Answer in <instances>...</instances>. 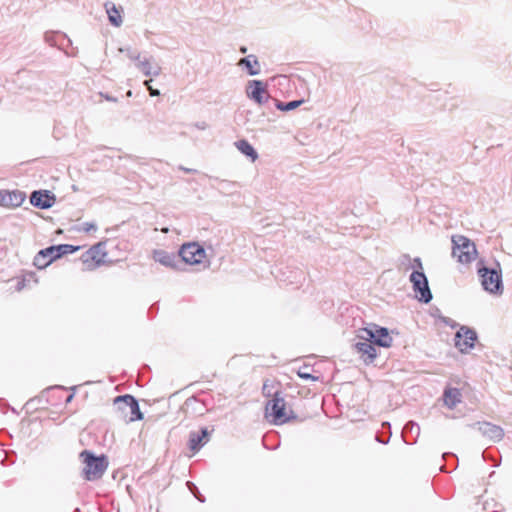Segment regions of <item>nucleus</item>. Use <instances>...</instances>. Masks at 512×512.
I'll return each instance as SVG.
<instances>
[{"label":"nucleus","instance_id":"b1692460","mask_svg":"<svg viewBox=\"0 0 512 512\" xmlns=\"http://www.w3.org/2000/svg\"><path fill=\"white\" fill-rule=\"evenodd\" d=\"M47 259L48 258L46 257V255L42 254L41 250L35 257V265L38 266L39 268H44L50 264Z\"/></svg>","mask_w":512,"mask_h":512},{"label":"nucleus","instance_id":"6ab92c4d","mask_svg":"<svg viewBox=\"0 0 512 512\" xmlns=\"http://www.w3.org/2000/svg\"><path fill=\"white\" fill-rule=\"evenodd\" d=\"M239 65H244L248 69L250 75H256L259 73V62L253 56L242 58L239 61Z\"/></svg>","mask_w":512,"mask_h":512},{"label":"nucleus","instance_id":"a211bd4d","mask_svg":"<svg viewBox=\"0 0 512 512\" xmlns=\"http://www.w3.org/2000/svg\"><path fill=\"white\" fill-rule=\"evenodd\" d=\"M235 146L241 153L249 157L252 162H255L256 159L258 158L257 152L247 140H239L235 143Z\"/></svg>","mask_w":512,"mask_h":512},{"label":"nucleus","instance_id":"423d86ee","mask_svg":"<svg viewBox=\"0 0 512 512\" xmlns=\"http://www.w3.org/2000/svg\"><path fill=\"white\" fill-rule=\"evenodd\" d=\"M414 262L417 264V267L420 269V271H414L410 276V281L413 284L416 297H418L419 300L427 303L432 298V294L428 286V281L425 274L422 272L423 267L420 259L417 258L414 260Z\"/></svg>","mask_w":512,"mask_h":512},{"label":"nucleus","instance_id":"4468645a","mask_svg":"<svg viewBox=\"0 0 512 512\" xmlns=\"http://www.w3.org/2000/svg\"><path fill=\"white\" fill-rule=\"evenodd\" d=\"M247 94L249 98L253 99L258 104H262L267 98L266 87L258 80H253L249 83Z\"/></svg>","mask_w":512,"mask_h":512},{"label":"nucleus","instance_id":"c756f323","mask_svg":"<svg viewBox=\"0 0 512 512\" xmlns=\"http://www.w3.org/2000/svg\"><path fill=\"white\" fill-rule=\"evenodd\" d=\"M298 375H299V377L304 378V379H308V378L315 379L314 377H312L310 374H307V373L299 372Z\"/></svg>","mask_w":512,"mask_h":512},{"label":"nucleus","instance_id":"9b49d317","mask_svg":"<svg viewBox=\"0 0 512 512\" xmlns=\"http://www.w3.org/2000/svg\"><path fill=\"white\" fill-rule=\"evenodd\" d=\"M26 196L25 193L14 190H1L0 191V206L7 208H17L22 205Z\"/></svg>","mask_w":512,"mask_h":512},{"label":"nucleus","instance_id":"dca6fc26","mask_svg":"<svg viewBox=\"0 0 512 512\" xmlns=\"http://www.w3.org/2000/svg\"><path fill=\"white\" fill-rule=\"evenodd\" d=\"M208 440V431L206 428L201 429L199 433H191L189 440V448L195 453L197 452Z\"/></svg>","mask_w":512,"mask_h":512},{"label":"nucleus","instance_id":"20e7f679","mask_svg":"<svg viewBox=\"0 0 512 512\" xmlns=\"http://www.w3.org/2000/svg\"><path fill=\"white\" fill-rule=\"evenodd\" d=\"M84 463L83 476L88 481L97 480L102 477L108 467L106 456H94L90 451L84 450L80 453Z\"/></svg>","mask_w":512,"mask_h":512},{"label":"nucleus","instance_id":"7c9ffc66","mask_svg":"<svg viewBox=\"0 0 512 512\" xmlns=\"http://www.w3.org/2000/svg\"><path fill=\"white\" fill-rule=\"evenodd\" d=\"M183 171H185L186 173H190V172H193L194 170L192 169H188V168H181Z\"/></svg>","mask_w":512,"mask_h":512},{"label":"nucleus","instance_id":"f8f14e48","mask_svg":"<svg viewBox=\"0 0 512 512\" xmlns=\"http://www.w3.org/2000/svg\"><path fill=\"white\" fill-rule=\"evenodd\" d=\"M55 201V196L48 190L34 191L30 197L31 204L41 209L52 207Z\"/></svg>","mask_w":512,"mask_h":512},{"label":"nucleus","instance_id":"a878e982","mask_svg":"<svg viewBox=\"0 0 512 512\" xmlns=\"http://www.w3.org/2000/svg\"><path fill=\"white\" fill-rule=\"evenodd\" d=\"M138 67L146 76H149L151 74V64L148 60L141 61L138 64Z\"/></svg>","mask_w":512,"mask_h":512},{"label":"nucleus","instance_id":"1a4fd4ad","mask_svg":"<svg viewBox=\"0 0 512 512\" xmlns=\"http://www.w3.org/2000/svg\"><path fill=\"white\" fill-rule=\"evenodd\" d=\"M106 252L102 243H98L84 252L81 261L86 269L91 270L105 262Z\"/></svg>","mask_w":512,"mask_h":512},{"label":"nucleus","instance_id":"7ed1b4c3","mask_svg":"<svg viewBox=\"0 0 512 512\" xmlns=\"http://www.w3.org/2000/svg\"><path fill=\"white\" fill-rule=\"evenodd\" d=\"M452 257L462 265H469L478 257V251L473 241L463 235H453Z\"/></svg>","mask_w":512,"mask_h":512},{"label":"nucleus","instance_id":"9d476101","mask_svg":"<svg viewBox=\"0 0 512 512\" xmlns=\"http://www.w3.org/2000/svg\"><path fill=\"white\" fill-rule=\"evenodd\" d=\"M476 340L475 331L467 327H461L455 335V346L460 352L465 353L474 347Z\"/></svg>","mask_w":512,"mask_h":512},{"label":"nucleus","instance_id":"aec40b11","mask_svg":"<svg viewBox=\"0 0 512 512\" xmlns=\"http://www.w3.org/2000/svg\"><path fill=\"white\" fill-rule=\"evenodd\" d=\"M153 259L165 266H171L173 264L171 255L163 250H155L153 252Z\"/></svg>","mask_w":512,"mask_h":512},{"label":"nucleus","instance_id":"2eb2a0df","mask_svg":"<svg viewBox=\"0 0 512 512\" xmlns=\"http://www.w3.org/2000/svg\"><path fill=\"white\" fill-rule=\"evenodd\" d=\"M462 400V394L459 389L448 387L444 390L443 401L449 409H454Z\"/></svg>","mask_w":512,"mask_h":512},{"label":"nucleus","instance_id":"ddd939ff","mask_svg":"<svg viewBox=\"0 0 512 512\" xmlns=\"http://www.w3.org/2000/svg\"><path fill=\"white\" fill-rule=\"evenodd\" d=\"M355 350L365 363H372L377 357V351L372 341L358 342L355 344Z\"/></svg>","mask_w":512,"mask_h":512},{"label":"nucleus","instance_id":"0eeeda50","mask_svg":"<svg viewBox=\"0 0 512 512\" xmlns=\"http://www.w3.org/2000/svg\"><path fill=\"white\" fill-rule=\"evenodd\" d=\"M182 260L189 265H201L206 262V252L198 243L183 244L179 250Z\"/></svg>","mask_w":512,"mask_h":512},{"label":"nucleus","instance_id":"f257e3e1","mask_svg":"<svg viewBox=\"0 0 512 512\" xmlns=\"http://www.w3.org/2000/svg\"><path fill=\"white\" fill-rule=\"evenodd\" d=\"M274 388V380H266L263 384V393L266 396H273L265 406V418L274 425H283L296 420V414L290 407H288L285 399L280 395V393L278 391L274 393L272 392Z\"/></svg>","mask_w":512,"mask_h":512},{"label":"nucleus","instance_id":"4be33fe9","mask_svg":"<svg viewBox=\"0 0 512 512\" xmlns=\"http://www.w3.org/2000/svg\"><path fill=\"white\" fill-rule=\"evenodd\" d=\"M303 102H304L303 100H296V101H291L288 103L280 102L276 106L281 111H290V110H293V109H296L297 107H299Z\"/></svg>","mask_w":512,"mask_h":512},{"label":"nucleus","instance_id":"f03ea898","mask_svg":"<svg viewBox=\"0 0 512 512\" xmlns=\"http://www.w3.org/2000/svg\"><path fill=\"white\" fill-rule=\"evenodd\" d=\"M116 418L123 423H131L143 418L138 402L131 395L118 396L114 400Z\"/></svg>","mask_w":512,"mask_h":512},{"label":"nucleus","instance_id":"cd10ccee","mask_svg":"<svg viewBox=\"0 0 512 512\" xmlns=\"http://www.w3.org/2000/svg\"><path fill=\"white\" fill-rule=\"evenodd\" d=\"M487 426L489 427V430L492 431L494 433V435L496 437H501L502 436V429L495 426V425H490V424H487Z\"/></svg>","mask_w":512,"mask_h":512},{"label":"nucleus","instance_id":"6e6552de","mask_svg":"<svg viewBox=\"0 0 512 512\" xmlns=\"http://www.w3.org/2000/svg\"><path fill=\"white\" fill-rule=\"evenodd\" d=\"M358 337L366 340V341H372L374 340V343L381 347H390L392 345L393 339L389 335V332L386 328H377L375 331L368 328H363L359 331Z\"/></svg>","mask_w":512,"mask_h":512},{"label":"nucleus","instance_id":"bb28decb","mask_svg":"<svg viewBox=\"0 0 512 512\" xmlns=\"http://www.w3.org/2000/svg\"><path fill=\"white\" fill-rule=\"evenodd\" d=\"M150 83H151V80H146V81L144 82L145 86L147 87V89H148V90H149V92H150V95H151V96H158V95L160 94V93H159V91H158V90H156V89H154V88H152V86L150 85Z\"/></svg>","mask_w":512,"mask_h":512},{"label":"nucleus","instance_id":"412c9836","mask_svg":"<svg viewBox=\"0 0 512 512\" xmlns=\"http://www.w3.org/2000/svg\"><path fill=\"white\" fill-rule=\"evenodd\" d=\"M42 254L46 255V257L48 258L47 260L49 261V263H51L52 261L60 258L57 246H50V247H48L46 249H43L42 250Z\"/></svg>","mask_w":512,"mask_h":512},{"label":"nucleus","instance_id":"393cba45","mask_svg":"<svg viewBox=\"0 0 512 512\" xmlns=\"http://www.w3.org/2000/svg\"><path fill=\"white\" fill-rule=\"evenodd\" d=\"M77 230H78L79 232H84V233L89 234V233L95 232V231L97 230V226H96V224H94V223L86 222V223L81 224V225L77 228Z\"/></svg>","mask_w":512,"mask_h":512},{"label":"nucleus","instance_id":"f3484780","mask_svg":"<svg viewBox=\"0 0 512 512\" xmlns=\"http://www.w3.org/2000/svg\"><path fill=\"white\" fill-rule=\"evenodd\" d=\"M105 7L110 23L116 27H119L122 24V10L118 9L112 3H107Z\"/></svg>","mask_w":512,"mask_h":512},{"label":"nucleus","instance_id":"5701e85b","mask_svg":"<svg viewBox=\"0 0 512 512\" xmlns=\"http://www.w3.org/2000/svg\"><path fill=\"white\" fill-rule=\"evenodd\" d=\"M79 248H80L79 246H73V245H69V244L57 245L59 257H61L64 254H70V253L76 252L77 250H79Z\"/></svg>","mask_w":512,"mask_h":512},{"label":"nucleus","instance_id":"2f4dec72","mask_svg":"<svg viewBox=\"0 0 512 512\" xmlns=\"http://www.w3.org/2000/svg\"><path fill=\"white\" fill-rule=\"evenodd\" d=\"M241 52H242V53H246V48H245V47H242V48H241Z\"/></svg>","mask_w":512,"mask_h":512},{"label":"nucleus","instance_id":"39448f33","mask_svg":"<svg viewBox=\"0 0 512 512\" xmlns=\"http://www.w3.org/2000/svg\"><path fill=\"white\" fill-rule=\"evenodd\" d=\"M478 275L480 277L483 289L491 294H501L503 291L501 273L495 269L486 267L478 268Z\"/></svg>","mask_w":512,"mask_h":512},{"label":"nucleus","instance_id":"c85d7f7f","mask_svg":"<svg viewBox=\"0 0 512 512\" xmlns=\"http://www.w3.org/2000/svg\"><path fill=\"white\" fill-rule=\"evenodd\" d=\"M154 504L156 506V512H160V509H159V507H160V500L157 497L154 499V503H150V505H149V509L150 510H152Z\"/></svg>","mask_w":512,"mask_h":512}]
</instances>
